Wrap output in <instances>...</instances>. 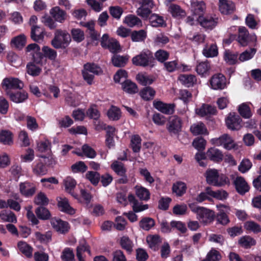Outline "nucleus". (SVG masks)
<instances>
[{"instance_id": "f257e3e1", "label": "nucleus", "mask_w": 261, "mask_h": 261, "mask_svg": "<svg viewBox=\"0 0 261 261\" xmlns=\"http://www.w3.org/2000/svg\"><path fill=\"white\" fill-rule=\"evenodd\" d=\"M207 183L210 185L220 187L230 184L227 175L216 169H208L205 173Z\"/></svg>"}, {"instance_id": "f03ea898", "label": "nucleus", "mask_w": 261, "mask_h": 261, "mask_svg": "<svg viewBox=\"0 0 261 261\" xmlns=\"http://www.w3.org/2000/svg\"><path fill=\"white\" fill-rule=\"evenodd\" d=\"M189 206L192 212L196 214L197 219L204 225H208L214 221L215 217L214 211L195 203H190Z\"/></svg>"}, {"instance_id": "7ed1b4c3", "label": "nucleus", "mask_w": 261, "mask_h": 261, "mask_svg": "<svg viewBox=\"0 0 261 261\" xmlns=\"http://www.w3.org/2000/svg\"><path fill=\"white\" fill-rule=\"evenodd\" d=\"M132 63L136 66L153 67L155 61L152 53L148 49H144L133 58Z\"/></svg>"}, {"instance_id": "20e7f679", "label": "nucleus", "mask_w": 261, "mask_h": 261, "mask_svg": "<svg viewBox=\"0 0 261 261\" xmlns=\"http://www.w3.org/2000/svg\"><path fill=\"white\" fill-rule=\"evenodd\" d=\"M71 37L70 34L65 30H57L55 36L51 41V45L57 49L65 48L70 43Z\"/></svg>"}, {"instance_id": "39448f33", "label": "nucleus", "mask_w": 261, "mask_h": 261, "mask_svg": "<svg viewBox=\"0 0 261 261\" xmlns=\"http://www.w3.org/2000/svg\"><path fill=\"white\" fill-rule=\"evenodd\" d=\"M212 144L217 146H223L227 150H231L236 147V144L231 136L225 134L219 138H213L211 140Z\"/></svg>"}, {"instance_id": "423d86ee", "label": "nucleus", "mask_w": 261, "mask_h": 261, "mask_svg": "<svg viewBox=\"0 0 261 261\" xmlns=\"http://www.w3.org/2000/svg\"><path fill=\"white\" fill-rule=\"evenodd\" d=\"M2 87L6 94L11 93L12 89H21L23 87V83L17 78L6 77L2 83Z\"/></svg>"}, {"instance_id": "0eeeda50", "label": "nucleus", "mask_w": 261, "mask_h": 261, "mask_svg": "<svg viewBox=\"0 0 261 261\" xmlns=\"http://www.w3.org/2000/svg\"><path fill=\"white\" fill-rule=\"evenodd\" d=\"M210 86L214 90H222L226 87V79L221 73L215 74L210 80Z\"/></svg>"}, {"instance_id": "6e6552de", "label": "nucleus", "mask_w": 261, "mask_h": 261, "mask_svg": "<svg viewBox=\"0 0 261 261\" xmlns=\"http://www.w3.org/2000/svg\"><path fill=\"white\" fill-rule=\"evenodd\" d=\"M182 120L176 115L170 117L167 128L170 134H177L181 129Z\"/></svg>"}, {"instance_id": "1a4fd4ad", "label": "nucleus", "mask_w": 261, "mask_h": 261, "mask_svg": "<svg viewBox=\"0 0 261 261\" xmlns=\"http://www.w3.org/2000/svg\"><path fill=\"white\" fill-rule=\"evenodd\" d=\"M141 6L137 10V14L142 18H146L149 17L153 7L152 0H142Z\"/></svg>"}, {"instance_id": "9d476101", "label": "nucleus", "mask_w": 261, "mask_h": 261, "mask_svg": "<svg viewBox=\"0 0 261 261\" xmlns=\"http://www.w3.org/2000/svg\"><path fill=\"white\" fill-rule=\"evenodd\" d=\"M241 119L240 117L234 114L230 113L225 120L228 128L231 130H239L241 127Z\"/></svg>"}, {"instance_id": "9b49d317", "label": "nucleus", "mask_w": 261, "mask_h": 261, "mask_svg": "<svg viewBox=\"0 0 261 261\" xmlns=\"http://www.w3.org/2000/svg\"><path fill=\"white\" fill-rule=\"evenodd\" d=\"M50 223L54 229L61 233L67 232L69 229L68 223L60 219L52 218L50 220Z\"/></svg>"}, {"instance_id": "f8f14e48", "label": "nucleus", "mask_w": 261, "mask_h": 261, "mask_svg": "<svg viewBox=\"0 0 261 261\" xmlns=\"http://www.w3.org/2000/svg\"><path fill=\"white\" fill-rule=\"evenodd\" d=\"M197 20L202 27L209 29H213L218 23V18L212 16H199Z\"/></svg>"}, {"instance_id": "ddd939ff", "label": "nucleus", "mask_w": 261, "mask_h": 261, "mask_svg": "<svg viewBox=\"0 0 261 261\" xmlns=\"http://www.w3.org/2000/svg\"><path fill=\"white\" fill-rule=\"evenodd\" d=\"M154 107L166 114H172L174 111L175 105L172 103H165L161 101H154Z\"/></svg>"}, {"instance_id": "4468645a", "label": "nucleus", "mask_w": 261, "mask_h": 261, "mask_svg": "<svg viewBox=\"0 0 261 261\" xmlns=\"http://www.w3.org/2000/svg\"><path fill=\"white\" fill-rule=\"evenodd\" d=\"M58 205L60 210L70 215L75 213V210L69 204L68 199L65 197H58L57 198Z\"/></svg>"}, {"instance_id": "2eb2a0df", "label": "nucleus", "mask_w": 261, "mask_h": 261, "mask_svg": "<svg viewBox=\"0 0 261 261\" xmlns=\"http://www.w3.org/2000/svg\"><path fill=\"white\" fill-rule=\"evenodd\" d=\"M195 113L200 117H204L210 115H215L217 110L215 107L203 104L200 108L195 109Z\"/></svg>"}, {"instance_id": "dca6fc26", "label": "nucleus", "mask_w": 261, "mask_h": 261, "mask_svg": "<svg viewBox=\"0 0 261 261\" xmlns=\"http://www.w3.org/2000/svg\"><path fill=\"white\" fill-rule=\"evenodd\" d=\"M63 184L65 191L75 198H77V195L73 192V190L76 185L75 180L70 176H67L64 179Z\"/></svg>"}, {"instance_id": "f3484780", "label": "nucleus", "mask_w": 261, "mask_h": 261, "mask_svg": "<svg viewBox=\"0 0 261 261\" xmlns=\"http://www.w3.org/2000/svg\"><path fill=\"white\" fill-rule=\"evenodd\" d=\"M206 156L210 160L217 163L221 162L223 158L222 151L215 147L210 148L206 152Z\"/></svg>"}, {"instance_id": "a211bd4d", "label": "nucleus", "mask_w": 261, "mask_h": 261, "mask_svg": "<svg viewBox=\"0 0 261 261\" xmlns=\"http://www.w3.org/2000/svg\"><path fill=\"white\" fill-rule=\"evenodd\" d=\"M49 13L56 21L60 23L63 22L66 18V12L58 6L51 8Z\"/></svg>"}, {"instance_id": "6ab92c4d", "label": "nucleus", "mask_w": 261, "mask_h": 261, "mask_svg": "<svg viewBox=\"0 0 261 261\" xmlns=\"http://www.w3.org/2000/svg\"><path fill=\"white\" fill-rule=\"evenodd\" d=\"M237 191L241 194H244L249 190V187L245 179L241 177H237L234 181Z\"/></svg>"}, {"instance_id": "aec40b11", "label": "nucleus", "mask_w": 261, "mask_h": 261, "mask_svg": "<svg viewBox=\"0 0 261 261\" xmlns=\"http://www.w3.org/2000/svg\"><path fill=\"white\" fill-rule=\"evenodd\" d=\"M219 10L223 14H228L234 10V5L230 1L225 0L219 2Z\"/></svg>"}, {"instance_id": "412c9836", "label": "nucleus", "mask_w": 261, "mask_h": 261, "mask_svg": "<svg viewBox=\"0 0 261 261\" xmlns=\"http://www.w3.org/2000/svg\"><path fill=\"white\" fill-rule=\"evenodd\" d=\"M128 200L132 204L133 209L136 213L140 212L148 208V204H142L139 202L135 196L132 194L128 196Z\"/></svg>"}, {"instance_id": "4be33fe9", "label": "nucleus", "mask_w": 261, "mask_h": 261, "mask_svg": "<svg viewBox=\"0 0 261 261\" xmlns=\"http://www.w3.org/2000/svg\"><path fill=\"white\" fill-rule=\"evenodd\" d=\"M249 32L245 27H240L239 29L238 41L241 46H246L248 44Z\"/></svg>"}, {"instance_id": "5701e85b", "label": "nucleus", "mask_w": 261, "mask_h": 261, "mask_svg": "<svg viewBox=\"0 0 261 261\" xmlns=\"http://www.w3.org/2000/svg\"><path fill=\"white\" fill-rule=\"evenodd\" d=\"M19 190L21 194L29 197L32 196L35 193L36 189L35 187L32 186L30 183L25 182L20 184Z\"/></svg>"}, {"instance_id": "b1692460", "label": "nucleus", "mask_w": 261, "mask_h": 261, "mask_svg": "<svg viewBox=\"0 0 261 261\" xmlns=\"http://www.w3.org/2000/svg\"><path fill=\"white\" fill-rule=\"evenodd\" d=\"M11 100L15 103H21L24 101L28 97V93L24 91L11 92L7 94Z\"/></svg>"}, {"instance_id": "393cba45", "label": "nucleus", "mask_w": 261, "mask_h": 261, "mask_svg": "<svg viewBox=\"0 0 261 261\" xmlns=\"http://www.w3.org/2000/svg\"><path fill=\"white\" fill-rule=\"evenodd\" d=\"M190 130L195 136L208 134L206 126L202 122H198L192 125L190 127Z\"/></svg>"}, {"instance_id": "a878e982", "label": "nucleus", "mask_w": 261, "mask_h": 261, "mask_svg": "<svg viewBox=\"0 0 261 261\" xmlns=\"http://www.w3.org/2000/svg\"><path fill=\"white\" fill-rule=\"evenodd\" d=\"M122 89L126 93L135 94L138 92V89L137 85L131 81L126 80L122 82Z\"/></svg>"}, {"instance_id": "bb28decb", "label": "nucleus", "mask_w": 261, "mask_h": 261, "mask_svg": "<svg viewBox=\"0 0 261 261\" xmlns=\"http://www.w3.org/2000/svg\"><path fill=\"white\" fill-rule=\"evenodd\" d=\"M168 10L174 17L180 18L186 15L185 11L179 6L174 4H170Z\"/></svg>"}, {"instance_id": "cd10ccee", "label": "nucleus", "mask_w": 261, "mask_h": 261, "mask_svg": "<svg viewBox=\"0 0 261 261\" xmlns=\"http://www.w3.org/2000/svg\"><path fill=\"white\" fill-rule=\"evenodd\" d=\"M192 9L195 15L201 16L206 9V5L203 1H196L191 4Z\"/></svg>"}, {"instance_id": "c85d7f7f", "label": "nucleus", "mask_w": 261, "mask_h": 261, "mask_svg": "<svg viewBox=\"0 0 261 261\" xmlns=\"http://www.w3.org/2000/svg\"><path fill=\"white\" fill-rule=\"evenodd\" d=\"M25 51L30 53L34 59H36V58L41 59L43 57V55L40 52L39 46L36 43H32L28 45L25 48Z\"/></svg>"}, {"instance_id": "c756f323", "label": "nucleus", "mask_w": 261, "mask_h": 261, "mask_svg": "<svg viewBox=\"0 0 261 261\" xmlns=\"http://www.w3.org/2000/svg\"><path fill=\"white\" fill-rule=\"evenodd\" d=\"M178 79L182 84L188 87L192 86L196 82L195 76L192 74H180Z\"/></svg>"}, {"instance_id": "7c9ffc66", "label": "nucleus", "mask_w": 261, "mask_h": 261, "mask_svg": "<svg viewBox=\"0 0 261 261\" xmlns=\"http://www.w3.org/2000/svg\"><path fill=\"white\" fill-rule=\"evenodd\" d=\"M135 192L137 196L141 200L147 201L150 198V192L144 187L136 186Z\"/></svg>"}, {"instance_id": "2f4dec72", "label": "nucleus", "mask_w": 261, "mask_h": 261, "mask_svg": "<svg viewBox=\"0 0 261 261\" xmlns=\"http://www.w3.org/2000/svg\"><path fill=\"white\" fill-rule=\"evenodd\" d=\"M203 55L206 58H212L217 56L218 48L215 44L206 45L202 50Z\"/></svg>"}, {"instance_id": "473e14b6", "label": "nucleus", "mask_w": 261, "mask_h": 261, "mask_svg": "<svg viewBox=\"0 0 261 261\" xmlns=\"http://www.w3.org/2000/svg\"><path fill=\"white\" fill-rule=\"evenodd\" d=\"M120 244L122 249L128 253H131L133 250L134 243L127 236H123L120 238Z\"/></svg>"}, {"instance_id": "72a5a7b5", "label": "nucleus", "mask_w": 261, "mask_h": 261, "mask_svg": "<svg viewBox=\"0 0 261 261\" xmlns=\"http://www.w3.org/2000/svg\"><path fill=\"white\" fill-rule=\"evenodd\" d=\"M17 247L19 251L27 257L32 256L33 248L27 243L22 241L19 242Z\"/></svg>"}, {"instance_id": "f704fd0d", "label": "nucleus", "mask_w": 261, "mask_h": 261, "mask_svg": "<svg viewBox=\"0 0 261 261\" xmlns=\"http://www.w3.org/2000/svg\"><path fill=\"white\" fill-rule=\"evenodd\" d=\"M26 42L25 36L20 34L12 39L11 44L17 48H22L25 45Z\"/></svg>"}, {"instance_id": "c9c22d12", "label": "nucleus", "mask_w": 261, "mask_h": 261, "mask_svg": "<svg viewBox=\"0 0 261 261\" xmlns=\"http://www.w3.org/2000/svg\"><path fill=\"white\" fill-rule=\"evenodd\" d=\"M31 38L35 41L39 42L43 40L44 34L43 30L38 26H33L32 27Z\"/></svg>"}, {"instance_id": "e433bc0d", "label": "nucleus", "mask_w": 261, "mask_h": 261, "mask_svg": "<svg viewBox=\"0 0 261 261\" xmlns=\"http://www.w3.org/2000/svg\"><path fill=\"white\" fill-rule=\"evenodd\" d=\"M187 190L186 184L182 181H177L173 184L172 186L173 192L178 196H181L184 194Z\"/></svg>"}, {"instance_id": "4c0bfd02", "label": "nucleus", "mask_w": 261, "mask_h": 261, "mask_svg": "<svg viewBox=\"0 0 261 261\" xmlns=\"http://www.w3.org/2000/svg\"><path fill=\"white\" fill-rule=\"evenodd\" d=\"M111 169L118 175H124L126 173V169L124 164L117 161H114L111 165Z\"/></svg>"}, {"instance_id": "58836bf2", "label": "nucleus", "mask_w": 261, "mask_h": 261, "mask_svg": "<svg viewBox=\"0 0 261 261\" xmlns=\"http://www.w3.org/2000/svg\"><path fill=\"white\" fill-rule=\"evenodd\" d=\"M128 58L127 56H121L118 55H114L112 58V62L114 66L123 67L127 62Z\"/></svg>"}, {"instance_id": "ea45409f", "label": "nucleus", "mask_w": 261, "mask_h": 261, "mask_svg": "<svg viewBox=\"0 0 261 261\" xmlns=\"http://www.w3.org/2000/svg\"><path fill=\"white\" fill-rule=\"evenodd\" d=\"M210 69V65L207 62H201L196 66V71L197 73L202 76H206L208 74Z\"/></svg>"}, {"instance_id": "a19ab883", "label": "nucleus", "mask_w": 261, "mask_h": 261, "mask_svg": "<svg viewBox=\"0 0 261 261\" xmlns=\"http://www.w3.org/2000/svg\"><path fill=\"white\" fill-rule=\"evenodd\" d=\"M124 22L129 27L142 25L141 20L137 16L133 15H129L126 16Z\"/></svg>"}, {"instance_id": "79ce46f5", "label": "nucleus", "mask_w": 261, "mask_h": 261, "mask_svg": "<svg viewBox=\"0 0 261 261\" xmlns=\"http://www.w3.org/2000/svg\"><path fill=\"white\" fill-rule=\"evenodd\" d=\"M146 241L149 247L155 250L158 249V246L161 242V239L158 235H150L147 237Z\"/></svg>"}, {"instance_id": "37998d69", "label": "nucleus", "mask_w": 261, "mask_h": 261, "mask_svg": "<svg viewBox=\"0 0 261 261\" xmlns=\"http://www.w3.org/2000/svg\"><path fill=\"white\" fill-rule=\"evenodd\" d=\"M130 146L134 152H139L141 147V139L139 135H134L131 138Z\"/></svg>"}, {"instance_id": "c03bdc74", "label": "nucleus", "mask_w": 261, "mask_h": 261, "mask_svg": "<svg viewBox=\"0 0 261 261\" xmlns=\"http://www.w3.org/2000/svg\"><path fill=\"white\" fill-rule=\"evenodd\" d=\"M147 37V33L145 30H141L138 31H134L131 34V39L134 42H141L144 41Z\"/></svg>"}, {"instance_id": "a18cd8bd", "label": "nucleus", "mask_w": 261, "mask_h": 261, "mask_svg": "<svg viewBox=\"0 0 261 261\" xmlns=\"http://www.w3.org/2000/svg\"><path fill=\"white\" fill-rule=\"evenodd\" d=\"M0 142L5 145H10L13 143L12 134L8 130H2L0 133Z\"/></svg>"}, {"instance_id": "49530a36", "label": "nucleus", "mask_w": 261, "mask_h": 261, "mask_svg": "<svg viewBox=\"0 0 261 261\" xmlns=\"http://www.w3.org/2000/svg\"><path fill=\"white\" fill-rule=\"evenodd\" d=\"M155 93V91L152 88L147 87L142 90L140 94L143 99L149 100L153 98Z\"/></svg>"}, {"instance_id": "de8ad7c7", "label": "nucleus", "mask_w": 261, "mask_h": 261, "mask_svg": "<svg viewBox=\"0 0 261 261\" xmlns=\"http://www.w3.org/2000/svg\"><path fill=\"white\" fill-rule=\"evenodd\" d=\"M0 217L5 222L16 223L17 221L15 215L10 211H3L0 213Z\"/></svg>"}, {"instance_id": "09e8293b", "label": "nucleus", "mask_w": 261, "mask_h": 261, "mask_svg": "<svg viewBox=\"0 0 261 261\" xmlns=\"http://www.w3.org/2000/svg\"><path fill=\"white\" fill-rule=\"evenodd\" d=\"M109 118L112 120H117L121 116L120 110L115 106H112L107 112Z\"/></svg>"}, {"instance_id": "8fccbe9b", "label": "nucleus", "mask_w": 261, "mask_h": 261, "mask_svg": "<svg viewBox=\"0 0 261 261\" xmlns=\"http://www.w3.org/2000/svg\"><path fill=\"white\" fill-rule=\"evenodd\" d=\"M244 227L245 229L257 233L261 231V227L257 223L252 221H248L244 223Z\"/></svg>"}, {"instance_id": "3c124183", "label": "nucleus", "mask_w": 261, "mask_h": 261, "mask_svg": "<svg viewBox=\"0 0 261 261\" xmlns=\"http://www.w3.org/2000/svg\"><path fill=\"white\" fill-rule=\"evenodd\" d=\"M43 55L45 57L48 58L50 60L55 61L57 57V51L46 46H44L42 48Z\"/></svg>"}, {"instance_id": "603ef678", "label": "nucleus", "mask_w": 261, "mask_h": 261, "mask_svg": "<svg viewBox=\"0 0 261 261\" xmlns=\"http://www.w3.org/2000/svg\"><path fill=\"white\" fill-rule=\"evenodd\" d=\"M149 22L153 27H162L164 23L163 18L155 14L151 15L149 18Z\"/></svg>"}, {"instance_id": "864d4df0", "label": "nucleus", "mask_w": 261, "mask_h": 261, "mask_svg": "<svg viewBox=\"0 0 261 261\" xmlns=\"http://www.w3.org/2000/svg\"><path fill=\"white\" fill-rule=\"evenodd\" d=\"M169 42V38L168 36L162 33L157 34L154 38V43L157 45L163 46Z\"/></svg>"}, {"instance_id": "5fc2aeb1", "label": "nucleus", "mask_w": 261, "mask_h": 261, "mask_svg": "<svg viewBox=\"0 0 261 261\" xmlns=\"http://www.w3.org/2000/svg\"><path fill=\"white\" fill-rule=\"evenodd\" d=\"M85 251L88 252V253L90 254V251L86 243L81 244L77 246L76 248V256L79 261H85L82 256L83 253Z\"/></svg>"}, {"instance_id": "6e6d98bb", "label": "nucleus", "mask_w": 261, "mask_h": 261, "mask_svg": "<svg viewBox=\"0 0 261 261\" xmlns=\"http://www.w3.org/2000/svg\"><path fill=\"white\" fill-rule=\"evenodd\" d=\"M35 213L37 217L42 220L48 219L50 217V214L49 211L42 206H39L36 208Z\"/></svg>"}, {"instance_id": "4d7b16f0", "label": "nucleus", "mask_w": 261, "mask_h": 261, "mask_svg": "<svg viewBox=\"0 0 261 261\" xmlns=\"http://www.w3.org/2000/svg\"><path fill=\"white\" fill-rule=\"evenodd\" d=\"M140 226L145 230H149L155 224L153 219L150 218H143L140 222Z\"/></svg>"}, {"instance_id": "13d9d810", "label": "nucleus", "mask_w": 261, "mask_h": 261, "mask_svg": "<svg viewBox=\"0 0 261 261\" xmlns=\"http://www.w3.org/2000/svg\"><path fill=\"white\" fill-rule=\"evenodd\" d=\"M36 238L42 243H47L51 240V232L47 231L44 234L39 232L35 233Z\"/></svg>"}, {"instance_id": "bf43d9fd", "label": "nucleus", "mask_w": 261, "mask_h": 261, "mask_svg": "<svg viewBox=\"0 0 261 261\" xmlns=\"http://www.w3.org/2000/svg\"><path fill=\"white\" fill-rule=\"evenodd\" d=\"M86 70L89 71L90 73L94 75H98L102 72L101 68L94 63H88L84 66Z\"/></svg>"}, {"instance_id": "052dcab7", "label": "nucleus", "mask_w": 261, "mask_h": 261, "mask_svg": "<svg viewBox=\"0 0 261 261\" xmlns=\"http://www.w3.org/2000/svg\"><path fill=\"white\" fill-rule=\"evenodd\" d=\"M61 258L63 261H74V254L73 250L69 248H65L62 251Z\"/></svg>"}, {"instance_id": "680f3d73", "label": "nucleus", "mask_w": 261, "mask_h": 261, "mask_svg": "<svg viewBox=\"0 0 261 261\" xmlns=\"http://www.w3.org/2000/svg\"><path fill=\"white\" fill-rule=\"evenodd\" d=\"M239 112L240 115L245 118H249L252 114L248 105L243 103L239 107Z\"/></svg>"}, {"instance_id": "e2e57ef3", "label": "nucleus", "mask_w": 261, "mask_h": 261, "mask_svg": "<svg viewBox=\"0 0 261 261\" xmlns=\"http://www.w3.org/2000/svg\"><path fill=\"white\" fill-rule=\"evenodd\" d=\"M256 51V50L255 48H250L249 50H246L240 54L239 59L241 62L248 61L253 58Z\"/></svg>"}, {"instance_id": "0e129e2a", "label": "nucleus", "mask_w": 261, "mask_h": 261, "mask_svg": "<svg viewBox=\"0 0 261 261\" xmlns=\"http://www.w3.org/2000/svg\"><path fill=\"white\" fill-rule=\"evenodd\" d=\"M252 166L251 162L248 159H243L238 166V170L242 173L248 171Z\"/></svg>"}, {"instance_id": "69168bd1", "label": "nucleus", "mask_w": 261, "mask_h": 261, "mask_svg": "<svg viewBox=\"0 0 261 261\" xmlns=\"http://www.w3.org/2000/svg\"><path fill=\"white\" fill-rule=\"evenodd\" d=\"M238 54L230 50H226L224 53V60L229 64L232 65L237 62Z\"/></svg>"}, {"instance_id": "338daca9", "label": "nucleus", "mask_w": 261, "mask_h": 261, "mask_svg": "<svg viewBox=\"0 0 261 261\" xmlns=\"http://www.w3.org/2000/svg\"><path fill=\"white\" fill-rule=\"evenodd\" d=\"M33 171L37 175H43L47 173V169L41 161H39L34 166Z\"/></svg>"}, {"instance_id": "774afa93", "label": "nucleus", "mask_w": 261, "mask_h": 261, "mask_svg": "<svg viewBox=\"0 0 261 261\" xmlns=\"http://www.w3.org/2000/svg\"><path fill=\"white\" fill-rule=\"evenodd\" d=\"M71 33L73 40L76 42H81L85 38L84 32L80 29H73Z\"/></svg>"}]
</instances>
